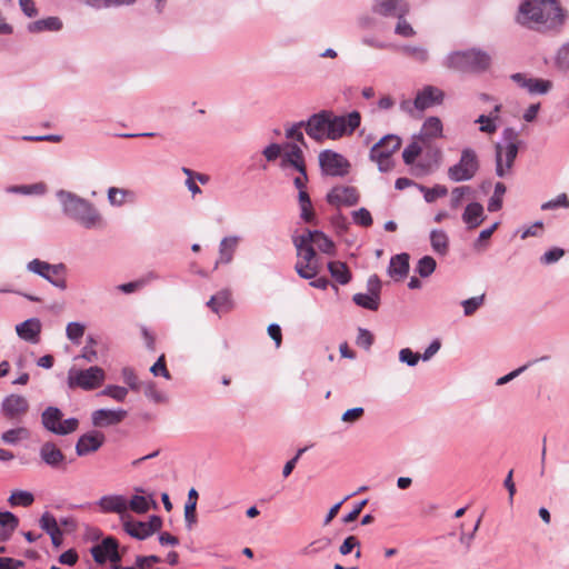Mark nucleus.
<instances>
[{
	"label": "nucleus",
	"mask_w": 569,
	"mask_h": 569,
	"mask_svg": "<svg viewBox=\"0 0 569 569\" xmlns=\"http://www.w3.org/2000/svg\"><path fill=\"white\" fill-rule=\"evenodd\" d=\"M7 191L22 194H42L46 191V186L43 183L12 186L9 187Z\"/></svg>",
	"instance_id": "obj_48"
},
{
	"label": "nucleus",
	"mask_w": 569,
	"mask_h": 569,
	"mask_svg": "<svg viewBox=\"0 0 569 569\" xmlns=\"http://www.w3.org/2000/svg\"><path fill=\"white\" fill-rule=\"evenodd\" d=\"M308 240L315 243L320 251L327 254L335 253V243L328 238L322 231L319 230H307L306 231Z\"/></svg>",
	"instance_id": "obj_31"
},
{
	"label": "nucleus",
	"mask_w": 569,
	"mask_h": 569,
	"mask_svg": "<svg viewBox=\"0 0 569 569\" xmlns=\"http://www.w3.org/2000/svg\"><path fill=\"white\" fill-rule=\"evenodd\" d=\"M29 410L28 400L20 395H9L1 402V412L10 420L19 419Z\"/></svg>",
	"instance_id": "obj_15"
},
{
	"label": "nucleus",
	"mask_w": 569,
	"mask_h": 569,
	"mask_svg": "<svg viewBox=\"0 0 569 569\" xmlns=\"http://www.w3.org/2000/svg\"><path fill=\"white\" fill-rule=\"evenodd\" d=\"M475 122L480 124L479 130L483 133L492 134L497 131V124L492 114H480Z\"/></svg>",
	"instance_id": "obj_54"
},
{
	"label": "nucleus",
	"mask_w": 569,
	"mask_h": 569,
	"mask_svg": "<svg viewBox=\"0 0 569 569\" xmlns=\"http://www.w3.org/2000/svg\"><path fill=\"white\" fill-rule=\"evenodd\" d=\"M565 254V250L561 249V248H558V247H555L548 251H546L541 257H540V262L542 264H552L555 262H557L560 258H562Z\"/></svg>",
	"instance_id": "obj_62"
},
{
	"label": "nucleus",
	"mask_w": 569,
	"mask_h": 569,
	"mask_svg": "<svg viewBox=\"0 0 569 569\" xmlns=\"http://www.w3.org/2000/svg\"><path fill=\"white\" fill-rule=\"evenodd\" d=\"M510 79L530 94H547L552 88L550 80L528 78L525 73L520 72L511 74Z\"/></svg>",
	"instance_id": "obj_14"
},
{
	"label": "nucleus",
	"mask_w": 569,
	"mask_h": 569,
	"mask_svg": "<svg viewBox=\"0 0 569 569\" xmlns=\"http://www.w3.org/2000/svg\"><path fill=\"white\" fill-rule=\"evenodd\" d=\"M137 0H87V4L93 9L119 8L122 6H131Z\"/></svg>",
	"instance_id": "obj_42"
},
{
	"label": "nucleus",
	"mask_w": 569,
	"mask_h": 569,
	"mask_svg": "<svg viewBox=\"0 0 569 569\" xmlns=\"http://www.w3.org/2000/svg\"><path fill=\"white\" fill-rule=\"evenodd\" d=\"M490 64V54L477 48L455 51L446 58V67L459 72L482 73L489 69Z\"/></svg>",
	"instance_id": "obj_3"
},
{
	"label": "nucleus",
	"mask_w": 569,
	"mask_h": 569,
	"mask_svg": "<svg viewBox=\"0 0 569 569\" xmlns=\"http://www.w3.org/2000/svg\"><path fill=\"white\" fill-rule=\"evenodd\" d=\"M442 136V122L438 117H429L425 120L420 132L413 136L423 147H427L430 140Z\"/></svg>",
	"instance_id": "obj_21"
},
{
	"label": "nucleus",
	"mask_w": 569,
	"mask_h": 569,
	"mask_svg": "<svg viewBox=\"0 0 569 569\" xmlns=\"http://www.w3.org/2000/svg\"><path fill=\"white\" fill-rule=\"evenodd\" d=\"M123 529L124 531L132 538L137 540H146L151 536L144 521H137L131 519L123 520Z\"/></svg>",
	"instance_id": "obj_34"
},
{
	"label": "nucleus",
	"mask_w": 569,
	"mask_h": 569,
	"mask_svg": "<svg viewBox=\"0 0 569 569\" xmlns=\"http://www.w3.org/2000/svg\"><path fill=\"white\" fill-rule=\"evenodd\" d=\"M462 221L466 223L467 229L472 230L479 227L486 219L485 209L479 202H471L466 208L461 216Z\"/></svg>",
	"instance_id": "obj_25"
},
{
	"label": "nucleus",
	"mask_w": 569,
	"mask_h": 569,
	"mask_svg": "<svg viewBox=\"0 0 569 569\" xmlns=\"http://www.w3.org/2000/svg\"><path fill=\"white\" fill-rule=\"evenodd\" d=\"M106 436L98 431L91 430L89 432L83 433L78 439L74 450L79 457H84L90 453L98 451L104 443Z\"/></svg>",
	"instance_id": "obj_12"
},
{
	"label": "nucleus",
	"mask_w": 569,
	"mask_h": 569,
	"mask_svg": "<svg viewBox=\"0 0 569 569\" xmlns=\"http://www.w3.org/2000/svg\"><path fill=\"white\" fill-rule=\"evenodd\" d=\"M352 301L365 309L376 311L380 305V298L375 297L370 293H356L352 297Z\"/></svg>",
	"instance_id": "obj_37"
},
{
	"label": "nucleus",
	"mask_w": 569,
	"mask_h": 569,
	"mask_svg": "<svg viewBox=\"0 0 569 569\" xmlns=\"http://www.w3.org/2000/svg\"><path fill=\"white\" fill-rule=\"evenodd\" d=\"M62 417V411L58 407L50 406L41 413V423L46 430L57 435Z\"/></svg>",
	"instance_id": "obj_30"
},
{
	"label": "nucleus",
	"mask_w": 569,
	"mask_h": 569,
	"mask_svg": "<svg viewBox=\"0 0 569 569\" xmlns=\"http://www.w3.org/2000/svg\"><path fill=\"white\" fill-rule=\"evenodd\" d=\"M27 270L32 272L60 290L67 289L66 271L67 267L64 263L51 264L40 259H33L27 263Z\"/></svg>",
	"instance_id": "obj_5"
},
{
	"label": "nucleus",
	"mask_w": 569,
	"mask_h": 569,
	"mask_svg": "<svg viewBox=\"0 0 569 569\" xmlns=\"http://www.w3.org/2000/svg\"><path fill=\"white\" fill-rule=\"evenodd\" d=\"M101 395L111 397L117 401H124L128 390L124 387L109 385L101 391Z\"/></svg>",
	"instance_id": "obj_55"
},
{
	"label": "nucleus",
	"mask_w": 569,
	"mask_h": 569,
	"mask_svg": "<svg viewBox=\"0 0 569 569\" xmlns=\"http://www.w3.org/2000/svg\"><path fill=\"white\" fill-rule=\"evenodd\" d=\"M405 17L406 16L397 17L398 21L395 28V33L403 38H411L416 36V31Z\"/></svg>",
	"instance_id": "obj_53"
},
{
	"label": "nucleus",
	"mask_w": 569,
	"mask_h": 569,
	"mask_svg": "<svg viewBox=\"0 0 569 569\" xmlns=\"http://www.w3.org/2000/svg\"><path fill=\"white\" fill-rule=\"evenodd\" d=\"M420 359V353L413 352L410 348H403L399 351V360L409 367L417 366Z\"/></svg>",
	"instance_id": "obj_59"
},
{
	"label": "nucleus",
	"mask_w": 569,
	"mask_h": 569,
	"mask_svg": "<svg viewBox=\"0 0 569 569\" xmlns=\"http://www.w3.org/2000/svg\"><path fill=\"white\" fill-rule=\"evenodd\" d=\"M41 460L49 467L58 469L64 462V455L62 451L56 446V443L51 441L44 442L40 447L39 451Z\"/></svg>",
	"instance_id": "obj_23"
},
{
	"label": "nucleus",
	"mask_w": 569,
	"mask_h": 569,
	"mask_svg": "<svg viewBox=\"0 0 569 569\" xmlns=\"http://www.w3.org/2000/svg\"><path fill=\"white\" fill-rule=\"evenodd\" d=\"M107 196L111 206L121 207L126 202L127 197H133V192L128 189L110 187Z\"/></svg>",
	"instance_id": "obj_38"
},
{
	"label": "nucleus",
	"mask_w": 569,
	"mask_h": 569,
	"mask_svg": "<svg viewBox=\"0 0 569 569\" xmlns=\"http://www.w3.org/2000/svg\"><path fill=\"white\" fill-rule=\"evenodd\" d=\"M293 243L296 246L298 257L301 258L303 262L317 263L315 260L316 250L312 247V242L308 240L306 232L299 237H296L293 239Z\"/></svg>",
	"instance_id": "obj_29"
},
{
	"label": "nucleus",
	"mask_w": 569,
	"mask_h": 569,
	"mask_svg": "<svg viewBox=\"0 0 569 569\" xmlns=\"http://www.w3.org/2000/svg\"><path fill=\"white\" fill-rule=\"evenodd\" d=\"M106 379V372L98 366L88 369H70L68 373L69 388H81L83 390H93L100 387Z\"/></svg>",
	"instance_id": "obj_7"
},
{
	"label": "nucleus",
	"mask_w": 569,
	"mask_h": 569,
	"mask_svg": "<svg viewBox=\"0 0 569 569\" xmlns=\"http://www.w3.org/2000/svg\"><path fill=\"white\" fill-rule=\"evenodd\" d=\"M401 138L397 134H386L375 143L369 152L370 160L377 162L380 172H388L393 168L391 156L400 148Z\"/></svg>",
	"instance_id": "obj_4"
},
{
	"label": "nucleus",
	"mask_w": 569,
	"mask_h": 569,
	"mask_svg": "<svg viewBox=\"0 0 569 569\" xmlns=\"http://www.w3.org/2000/svg\"><path fill=\"white\" fill-rule=\"evenodd\" d=\"M420 143L418 139L413 138V141L403 149L402 159L406 164H412L421 153L422 144Z\"/></svg>",
	"instance_id": "obj_49"
},
{
	"label": "nucleus",
	"mask_w": 569,
	"mask_h": 569,
	"mask_svg": "<svg viewBox=\"0 0 569 569\" xmlns=\"http://www.w3.org/2000/svg\"><path fill=\"white\" fill-rule=\"evenodd\" d=\"M372 12L382 17L406 16L409 12V4L405 0H375Z\"/></svg>",
	"instance_id": "obj_17"
},
{
	"label": "nucleus",
	"mask_w": 569,
	"mask_h": 569,
	"mask_svg": "<svg viewBox=\"0 0 569 569\" xmlns=\"http://www.w3.org/2000/svg\"><path fill=\"white\" fill-rule=\"evenodd\" d=\"M328 203L335 204V206H355L359 201V193L358 190L355 187H348V186H338L332 188L327 197H326Z\"/></svg>",
	"instance_id": "obj_18"
},
{
	"label": "nucleus",
	"mask_w": 569,
	"mask_h": 569,
	"mask_svg": "<svg viewBox=\"0 0 569 569\" xmlns=\"http://www.w3.org/2000/svg\"><path fill=\"white\" fill-rule=\"evenodd\" d=\"M319 164L322 172L331 177H345L351 167L347 158L330 149L319 153Z\"/></svg>",
	"instance_id": "obj_9"
},
{
	"label": "nucleus",
	"mask_w": 569,
	"mask_h": 569,
	"mask_svg": "<svg viewBox=\"0 0 569 569\" xmlns=\"http://www.w3.org/2000/svg\"><path fill=\"white\" fill-rule=\"evenodd\" d=\"M328 270L330 276L339 283L347 284L351 280V272L348 269L347 264L341 261H330L328 263Z\"/></svg>",
	"instance_id": "obj_35"
},
{
	"label": "nucleus",
	"mask_w": 569,
	"mask_h": 569,
	"mask_svg": "<svg viewBox=\"0 0 569 569\" xmlns=\"http://www.w3.org/2000/svg\"><path fill=\"white\" fill-rule=\"evenodd\" d=\"M141 388L143 389L144 396L154 403H164L168 401L167 395L157 390L154 382H143Z\"/></svg>",
	"instance_id": "obj_44"
},
{
	"label": "nucleus",
	"mask_w": 569,
	"mask_h": 569,
	"mask_svg": "<svg viewBox=\"0 0 569 569\" xmlns=\"http://www.w3.org/2000/svg\"><path fill=\"white\" fill-rule=\"evenodd\" d=\"M0 526L8 528V531H14L19 526V518L10 511H0Z\"/></svg>",
	"instance_id": "obj_56"
},
{
	"label": "nucleus",
	"mask_w": 569,
	"mask_h": 569,
	"mask_svg": "<svg viewBox=\"0 0 569 569\" xmlns=\"http://www.w3.org/2000/svg\"><path fill=\"white\" fill-rule=\"evenodd\" d=\"M556 64L558 68L567 70L569 69V41L563 43L556 56Z\"/></svg>",
	"instance_id": "obj_61"
},
{
	"label": "nucleus",
	"mask_w": 569,
	"mask_h": 569,
	"mask_svg": "<svg viewBox=\"0 0 569 569\" xmlns=\"http://www.w3.org/2000/svg\"><path fill=\"white\" fill-rule=\"evenodd\" d=\"M353 220L361 227H370L372 224L371 213L366 208H360L352 212Z\"/></svg>",
	"instance_id": "obj_64"
},
{
	"label": "nucleus",
	"mask_w": 569,
	"mask_h": 569,
	"mask_svg": "<svg viewBox=\"0 0 569 569\" xmlns=\"http://www.w3.org/2000/svg\"><path fill=\"white\" fill-rule=\"evenodd\" d=\"M445 93L437 87L426 86L419 91L413 100V106L417 110H426L435 104H440L443 101Z\"/></svg>",
	"instance_id": "obj_19"
},
{
	"label": "nucleus",
	"mask_w": 569,
	"mask_h": 569,
	"mask_svg": "<svg viewBox=\"0 0 569 569\" xmlns=\"http://www.w3.org/2000/svg\"><path fill=\"white\" fill-rule=\"evenodd\" d=\"M56 196L63 214L84 229H102L106 226L101 212L91 201L62 189Z\"/></svg>",
	"instance_id": "obj_1"
},
{
	"label": "nucleus",
	"mask_w": 569,
	"mask_h": 569,
	"mask_svg": "<svg viewBox=\"0 0 569 569\" xmlns=\"http://www.w3.org/2000/svg\"><path fill=\"white\" fill-rule=\"evenodd\" d=\"M34 497L31 492L26 490H14L10 495L8 502L12 506H23L29 507L33 503Z\"/></svg>",
	"instance_id": "obj_41"
},
{
	"label": "nucleus",
	"mask_w": 569,
	"mask_h": 569,
	"mask_svg": "<svg viewBox=\"0 0 569 569\" xmlns=\"http://www.w3.org/2000/svg\"><path fill=\"white\" fill-rule=\"evenodd\" d=\"M485 303V295L472 297L461 301L466 317L472 316Z\"/></svg>",
	"instance_id": "obj_52"
},
{
	"label": "nucleus",
	"mask_w": 569,
	"mask_h": 569,
	"mask_svg": "<svg viewBox=\"0 0 569 569\" xmlns=\"http://www.w3.org/2000/svg\"><path fill=\"white\" fill-rule=\"evenodd\" d=\"M568 208L569 207V199L566 193H560L557 196V198L551 199L549 201H546L541 204V210H555L558 208Z\"/></svg>",
	"instance_id": "obj_57"
},
{
	"label": "nucleus",
	"mask_w": 569,
	"mask_h": 569,
	"mask_svg": "<svg viewBox=\"0 0 569 569\" xmlns=\"http://www.w3.org/2000/svg\"><path fill=\"white\" fill-rule=\"evenodd\" d=\"M301 128L306 129L305 121H299L295 124H292L290 128L286 130V138L293 139L297 142H300L301 144H306V140L303 137V133L301 132Z\"/></svg>",
	"instance_id": "obj_58"
},
{
	"label": "nucleus",
	"mask_w": 569,
	"mask_h": 569,
	"mask_svg": "<svg viewBox=\"0 0 569 569\" xmlns=\"http://www.w3.org/2000/svg\"><path fill=\"white\" fill-rule=\"evenodd\" d=\"M430 243L432 250L440 254L446 256L449 250V238L443 230L435 229L430 232Z\"/></svg>",
	"instance_id": "obj_36"
},
{
	"label": "nucleus",
	"mask_w": 569,
	"mask_h": 569,
	"mask_svg": "<svg viewBox=\"0 0 569 569\" xmlns=\"http://www.w3.org/2000/svg\"><path fill=\"white\" fill-rule=\"evenodd\" d=\"M17 335L24 341L36 343L41 332V321L38 318H30L16 326Z\"/></svg>",
	"instance_id": "obj_24"
},
{
	"label": "nucleus",
	"mask_w": 569,
	"mask_h": 569,
	"mask_svg": "<svg viewBox=\"0 0 569 569\" xmlns=\"http://www.w3.org/2000/svg\"><path fill=\"white\" fill-rule=\"evenodd\" d=\"M97 505L100 507L103 512H114L118 513L123 521L128 515V501L124 496L121 495H107L102 496Z\"/></svg>",
	"instance_id": "obj_20"
},
{
	"label": "nucleus",
	"mask_w": 569,
	"mask_h": 569,
	"mask_svg": "<svg viewBox=\"0 0 569 569\" xmlns=\"http://www.w3.org/2000/svg\"><path fill=\"white\" fill-rule=\"evenodd\" d=\"M295 270L300 278L311 280L318 274L319 267L318 263L298 261L295 266Z\"/></svg>",
	"instance_id": "obj_47"
},
{
	"label": "nucleus",
	"mask_w": 569,
	"mask_h": 569,
	"mask_svg": "<svg viewBox=\"0 0 569 569\" xmlns=\"http://www.w3.org/2000/svg\"><path fill=\"white\" fill-rule=\"evenodd\" d=\"M562 18L561 8L557 0H525L519 7L518 21L522 24L528 22L556 23Z\"/></svg>",
	"instance_id": "obj_2"
},
{
	"label": "nucleus",
	"mask_w": 569,
	"mask_h": 569,
	"mask_svg": "<svg viewBox=\"0 0 569 569\" xmlns=\"http://www.w3.org/2000/svg\"><path fill=\"white\" fill-rule=\"evenodd\" d=\"M128 412L124 409H98L91 413V422L96 428L117 426L124 420Z\"/></svg>",
	"instance_id": "obj_13"
},
{
	"label": "nucleus",
	"mask_w": 569,
	"mask_h": 569,
	"mask_svg": "<svg viewBox=\"0 0 569 569\" xmlns=\"http://www.w3.org/2000/svg\"><path fill=\"white\" fill-rule=\"evenodd\" d=\"M122 378L123 381L130 387V389L137 391L141 389L143 382H140L137 375L131 368H123L122 369Z\"/></svg>",
	"instance_id": "obj_60"
},
{
	"label": "nucleus",
	"mask_w": 569,
	"mask_h": 569,
	"mask_svg": "<svg viewBox=\"0 0 569 569\" xmlns=\"http://www.w3.org/2000/svg\"><path fill=\"white\" fill-rule=\"evenodd\" d=\"M330 545H331V539L320 538V539L312 541L307 547H305L301 550V553L305 556H312V555L325 551Z\"/></svg>",
	"instance_id": "obj_50"
},
{
	"label": "nucleus",
	"mask_w": 569,
	"mask_h": 569,
	"mask_svg": "<svg viewBox=\"0 0 569 569\" xmlns=\"http://www.w3.org/2000/svg\"><path fill=\"white\" fill-rule=\"evenodd\" d=\"M479 168L477 152L471 148H465L459 161L448 169V178L455 182L469 181L477 174Z\"/></svg>",
	"instance_id": "obj_6"
},
{
	"label": "nucleus",
	"mask_w": 569,
	"mask_h": 569,
	"mask_svg": "<svg viewBox=\"0 0 569 569\" xmlns=\"http://www.w3.org/2000/svg\"><path fill=\"white\" fill-rule=\"evenodd\" d=\"M283 149L286 152L282 154L280 167L286 169L288 167L295 168L300 174L307 178L306 164L302 149L297 143H284Z\"/></svg>",
	"instance_id": "obj_16"
},
{
	"label": "nucleus",
	"mask_w": 569,
	"mask_h": 569,
	"mask_svg": "<svg viewBox=\"0 0 569 569\" xmlns=\"http://www.w3.org/2000/svg\"><path fill=\"white\" fill-rule=\"evenodd\" d=\"M363 413L365 409L362 407H355L346 410L341 416V420L346 423L352 425L359 421L363 417Z\"/></svg>",
	"instance_id": "obj_63"
},
{
	"label": "nucleus",
	"mask_w": 569,
	"mask_h": 569,
	"mask_svg": "<svg viewBox=\"0 0 569 569\" xmlns=\"http://www.w3.org/2000/svg\"><path fill=\"white\" fill-rule=\"evenodd\" d=\"M400 51L419 62H426L429 58L428 50L421 46L406 44L400 47Z\"/></svg>",
	"instance_id": "obj_43"
},
{
	"label": "nucleus",
	"mask_w": 569,
	"mask_h": 569,
	"mask_svg": "<svg viewBox=\"0 0 569 569\" xmlns=\"http://www.w3.org/2000/svg\"><path fill=\"white\" fill-rule=\"evenodd\" d=\"M39 525H40V528L50 536L53 547L59 548L62 546L63 532L59 528L57 519L54 518V516L52 513L46 511L41 516V518L39 520Z\"/></svg>",
	"instance_id": "obj_22"
},
{
	"label": "nucleus",
	"mask_w": 569,
	"mask_h": 569,
	"mask_svg": "<svg viewBox=\"0 0 569 569\" xmlns=\"http://www.w3.org/2000/svg\"><path fill=\"white\" fill-rule=\"evenodd\" d=\"M361 122V116L358 111H351L346 116H337L330 111L328 139L337 140L346 134H351Z\"/></svg>",
	"instance_id": "obj_8"
},
{
	"label": "nucleus",
	"mask_w": 569,
	"mask_h": 569,
	"mask_svg": "<svg viewBox=\"0 0 569 569\" xmlns=\"http://www.w3.org/2000/svg\"><path fill=\"white\" fill-rule=\"evenodd\" d=\"M410 256L406 252L391 257L388 273L396 280H401L408 276Z\"/></svg>",
	"instance_id": "obj_26"
},
{
	"label": "nucleus",
	"mask_w": 569,
	"mask_h": 569,
	"mask_svg": "<svg viewBox=\"0 0 569 569\" xmlns=\"http://www.w3.org/2000/svg\"><path fill=\"white\" fill-rule=\"evenodd\" d=\"M506 193V186L502 182H497L495 184L493 194L488 201L487 209L489 212L499 211L502 208V198Z\"/></svg>",
	"instance_id": "obj_39"
},
{
	"label": "nucleus",
	"mask_w": 569,
	"mask_h": 569,
	"mask_svg": "<svg viewBox=\"0 0 569 569\" xmlns=\"http://www.w3.org/2000/svg\"><path fill=\"white\" fill-rule=\"evenodd\" d=\"M240 237L228 236L221 239L219 243V259L216 264H229L233 259V253L240 242Z\"/></svg>",
	"instance_id": "obj_28"
},
{
	"label": "nucleus",
	"mask_w": 569,
	"mask_h": 569,
	"mask_svg": "<svg viewBox=\"0 0 569 569\" xmlns=\"http://www.w3.org/2000/svg\"><path fill=\"white\" fill-rule=\"evenodd\" d=\"M519 148L515 144L503 146L501 142L495 144L496 174L500 178L507 176L513 167Z\"/></svg>",
	"instance_id": "obj_10"
},
{
	"label": "nucleus",
	"mask_w": 569,
	"mask_h": 569,
	"mask_svg": "<svg viewBox=\"0 0 569 569\" xmlns=\"http://www.w3.org/2000/svg\"><path fill=\"white\" fill-rule=\"evenodd\" d=\"M437 262L431 256H423L418 260L416 271L422 278H428L436 270Z\"/></svg>",
	"instance_id": "obj_45"
},
{
	"label": "nucleus",
	"mask_w": 569,
	"mask_h": 569,
	"mask_svg": "<svg viewBox=\"0 0 569 569\" xmlns=\"http://www.w3.org/2000/svg\"><path fill=\"white\" fill-rule=\"evenodd\" d=\"M128 507L136 513H146L150 508L158 509V502L152 495L144 497L134 495L128 502Z\"/></svg>",
	"instance_id": "obj_33"
},
{
	"label": "nucleus",
	"mask_w": 569,
	"mask_h": 569,
	"mask_svg": "<svg viewBox=\"0 0 569 569\" xmlns=\"http://www.w3.org/2000/svg\"><path fill=\"white\" fill-rule=\"evenodd\" d=\"M84 330L86 327L83 323L71 321L67 325L66 335L71 342L79 343V340L84 335Z\"/></svg>",
	"instance_id": "obj_51"
},
{
	"label": "nucleus",
	"mask_w": 569,
	"mask_h": 569,
	"mask_svg": "<svg viewBox=\"0 0 569 569\" xmlns=\"http://www.w3.org/2000/svg\"><path fill=\"white\" fill-rule=\"evenodd\" d=\"M197 500H198V491L194 488H191L188 492V500L184 505V521L187 529L191 530L193 526L197 523Z\"/></svg>",
	"instance_id": "obj_32"
},
{
	"label": "nucleus",
	"mask_w": 569,
	"mask_h": 569,
	"mask_svg": "<svg viewBox=\"0 0 569 569\" xmlns=\"http://www.w3.org/2000/svg\"><path fill=\"white\" fill-rule=\"evenodd\" d=\"M63 23L58 17H48L44 19L36 20L27 24V30L30 33L56 32L60 31Z\"/></svg>",
	"instance_id": "obj_27"
},
{
	"label": "nucleus",
	"mask_w": 569,
	"mask_h": 569,
	"mask_svg": "<svg viewBox=\"0 0 569 569\" xmlns=\"http://www.w3.org/2000/svg\"><path fill=\"white\" fill-rule=\"evenodd\" d=\"M418 189L423 193V198L428 203H432L438 198L445 197L448 193L447 187L442 184H436L433 188H427L422 184H418Z\"/></svg>",
	"instance_id": "obj_40"
},
{
	"label": "nucleus",
	"mask_w": 569,
	"mask_h": 569,
	"mask_svg": "<svg viewBox=\"0 0 569 569\" xmlns=\"http://www.w3.org/2000/svg\"><path fill=\"white\" fill-rule=\"evenodd\" d=\"M28 437H29L28 429L23 428V427H19V428L9 429V430L4 431L1 435V440L8 445H16L19 440L27 439Z\"/></svg>",
	"instance_id": "obj_46"
},
{
	"label": "nucleus",
	"mask_w": 569,
	"mask_h": 569,
	"mask_svg": "<svg viewBox=\"0 0 569 569\" xmlns=\"http://www.w3.org/2000/svg\"><path fill=\"white\" fill-rule=\"evenodd\" d=\"M330 110H321L311 114L306 121L307 134L317 142L328 139Z\"/></svg>",
	"instance_id": "obj_11"
}]
</instances>
